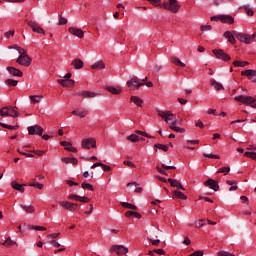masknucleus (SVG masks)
I'll return each instance as SVG.
<instances>
[{
    "label": "nucleus",
    "instance_id": "nucleus-1",
    "mask_svg": "<svg viewBox=\"0 0 256 256\" xmlns=\"http://www.w3.org/2000/svg\"><path fill=\"white\" fill-rule=\"evenodd\" d=\"M158 115L159 117L164 119L166 123H168L172 131H175V133H185V128L177 126V124L179 123L177 121V116H175V114H173L171 111H159Z\"/></svg>",
    "mask_w": 256,
    "mask_h": 256
},
{
    "label": "nucleus",
    "instance_id": "nucleus-2",
    "mask_svg": "<svg viewBox=\"0 0 256 256\" xmlns=\"http://www.w3.org/2000/svg\"><path fill=\"white\" fill-rule=\"evenodd\" d=\"M161 7L162 9H166V11H170V13H179L181 3H179V0H168V2L162 3Z\"/></svg>",
    "mask_w": 256,
    "mask_h": 256
},
{
    "label": "nucleus",
    "instance_id": "nucleus-3",
    "mask_svg": "<svg viewBox=\"0 0 256 256\" xmlns=\"http://www.w3.org/2000/svg\"><path fill=\"white\" fill-rule=\"evenodd\" d=\"M235 101L238 103H242V105H247L252 107V109H256V99L252 96L238 95L234 97Z\"/></svg>",
    "mask_w": 256,
    "mask_h": 256
},
{
    "label": "nucleus",
    "instance_id": "nucleus-4",
    "mask_svg": "<svg viewBox=\"0 0 256 256\" xmlns=\"http://www.w3.org/2000/svg\"><path fill=\"white\" fill-rule=\"evenodd\" d=\"M17 107H13V106H6L3 107L0 110V115L1 117H13L14 119L19 117V112H17Z\"/></svg>",
    "mask_w": 256,
    "mask_h": 256
},
{
    "label": "nucleus",
    "instance_id": "nucleus-5",
    "mask_svg": "<svg viewBox=\"0 0 256 256\" xmlns=\"http://www.w3.org/2000/svg\"><path fill=\"white\" fill-rule=\"evenodd\" d=\"M33 59H31V57H29V55L26 54H22L20 55L17 60L16 63H18V65H21L22 67H31V63H32Z\"/></svg>",
    "mask_w": 256,
    "mask_h": 256
},
{
    "label": "nucleus",
    "instance_id": "nucleus-6",
    "mask_svg": "<svg viewBox=\"0 0 256 256\" xmlns=\"http://www.w3.org/2000/svg\"><path fill=\"white\" fill-rule=\"evenodd\" d=\"M82 149H95L97 141L94 138H83L81 142Z\"/></svg>",
    "mask_w": 256,
    "mask_h": 256
},
{
    "label": "nucleus",
    "instance_id": "nucleus-7",
    "mask_svg": "<svg viewBox=\"0 0 256 256\" xmlns=\"http://www.w3.org/2000/svg\"><path fill=\"white\" fill-rule=\"evenodd\" d=\"M212 52L214 53L216 58L221 59V61H231V56L229 54L225 53V51H223V49H214V50H212Z\"/></svg>",
    "mask_w": 256,
    "mask_h": 256
},
{
    "label": "nucleus",
    "instance_id": "nucleus-8",
    "mask_svg": "<svg viewBox=\"0 0 256 256\" xmlns=\"http://www.w3.org/2000/svg\"><path fill=\"white\" fill-rule=\"evenodd\" d=\"M26 22H27V25L32 28V31L34 33H38L39 35H45V30L43 29V27L37 25V23H35V21L26 20Z\"/></svg>",
    "mask_w": 256,
    "mask_h": 256
},
{
    "label": "nucleus",
    "instance_id": "nucleus-9",
    "mask_svg": "<svg viewBox=\"0 0 256 256\" xmlns=\"http://www.w3.org/2000/svg\"><path fill=\"white\" fill-rule=\"evenodd\" d=\"M111 251L116 253V255H127V253H129V248L123 245H114L112 246Z\"/></svg>",
    "mask_w": 256,
    "mask_h": 256
},
{
    "label": "nucleus",
    "instance_id": "nucleus-10",
    "mask_svg": "<svg viewBox=\"0 0 256 256\" xmlns=\"http://www.w3.org/2000/svg\"><path fill=\"white\" fill-rule=\"evenodd\" d=\"M29 135H39V137H43V127L40 125H33L28 127Z\"/></svg>",
    "mask_w": 256,
    "mask_h": 256
},
{
    "label": "nucleus",
    "instance_id": "nucleus-11",
    "mask_svg": "<svg viewBox=\"0 0 256 256\" xmlns=\"http://www.w3.org/2000/svg\"><path fill=\"white\" fill-rule=\"evenodd\" d=\"M235 36L240 43H245V45L251 44V35L247 33H236Z\"/></svg>",
    "mask_w": 256,
    "mask_h": 256
},
{
    "label": "nucleus",
    "instance_id": "nucleus-12",
    "mask_svg": "<svg viewBox=\"0 0 256 256\" xmlns=\"http://www.w3.org/2000/svg\"><path fill=\"white\" fill-rule=\"evenodd\" d=\"M61 207L66 209V211H77L78 204L77 203H72L69 201H59L58 202Z\"/></svg>",
    "mask_w": 256,
    "mask_h": 256
},
{
    "label": "nucleus",
    "instance_id": "nucleus-13",
    "mask_svg": "<svg viewBox=\"0 0 256 256\" xmlns=\"http://www.w3.org/2000/svg\"><path fill=\"white\" fill-rule=\"evenodd\" d=\"M241 75L244 77H247L249 81H251L252 83H256V70H253V69L243 70L241 72Z\"/></svg>",
    "mask_w": 256,
    "mask_h": 256
},
{
    "label": "nucleus",
    "instance_id": "nucleus-14",
    "mask_svg": "<svg viewBox=\"0 0 256 256\" xmlns=\"http://www.w3.org/2000/svg\"><path fill=\"white\" fill-rule=\"evenodd\" d=\"M127 86L130 87V89L137 90L139 87L145 86V82H138L137 78H131L127 81Z\"/></svg>",
    "mask_w": 256,
    "mask_h": 256
},
{
    "label": "nucleus",
    "instance_id": "nucleus-15",
    "mask_svg": "<svg viewBox=\"0 0 256 256\" xmlns=\"http://www.w3.org/2000/svg\"><path fill=\"white\" fill-rule=\"evenodd\" d=\"M68 32L74 37H78V39H83L85 37V32L81 30V28L69 27Z\"/></svg>",
    "mask_w": 256,
    "mask_h": 256
},
{
    "label": "nucleus",
    "instance_id": "nucleus-16",
    "mask_svg": "<svg viewBox=\"0 0 256 256\" xmlns=\"http://www.w3.org/2000/svg\"><path fill=\"white\" fill-rule=\"evenodd\" d=\"M77 97H83L84 99H93L97 97V93L83 90L75 94Z\"/></svg>",
    "mask_w": 256,
    "mask_h": 256
},
{
    "label": "nucleus",
    "instance_id": "nucleus-17",
    "mask_svg": "<svg viewBox=\"0 0 256 256\" xmlns=\"http://www.w3.org/2000/svg\"><path fill=\"white\" fill-rule=\"evenodd\" d=\"M6 71H8V73L10 75H12V77H23V71L13 67V66H8L6 68Z\"/></svg>",
    "mask_w": 256,
    "mask_h": 256
},
{
    "label": "nucleus",
    "instance_id": "nucleus-18",
    "mask_svg": "<svg viewBox=\"0 0 256 256\" xmlns=\"http://www.w3.org/2000/svg\"><path fill=\"white\" fill-rule=\"evenodd\" d=\"M205 187H210V189H213V191H219V182H217L214 179H208L206 182H204Z\"/></svg>",
    "mask_w": 256,
    "mask_h": 256
},
{
    "label": "nucleus",
    "instance_id": "nucleus-19",
    "mask_svg": "<svg viewBox=\"0 0 256 256\" xmlns=\"http://www.w3.org/2000/svg\"><path fill=\"white\" fill-rule=\"evenodd\" d=\"M57 82L62 87H75V81L71 79H58Z\"/></svg>",
    "mask_w": 256,
    "mask_h": 256
},
{
    "label": "nucleus",
    "instance_id": "nucleus-20",
    "mask_svg": "<svg viewBox=\"0 0 256 256\" xmlns=\"http://www.w3.org/2000/svg\"><path fill=\"white\" fill-rule=\"evenodd\" d=\"M221 23H226V25H233L235 23V18L231 15H220Z\"/></svg>",
    "mask_w": 256,
    "mask_h": 256
},
{
    "label": "nucleus",
    "instance_id": "nucleus-21",
    "mask_svg": "<svg viewBox=\"0 0 256 256\" xmlns=\"http://www.w3.org/2000/svg\"><path fill=\"white\" fill-rule=\"evenodd\" d=\"M236 34L237 33L233 34V32H231V31H226L224 33V37H225V39H228V42L231 43V45H235V43H237V40L235 39Z\"/></svg>",
    "mask_w": 256,
    "mask_h": 256
},
{
    "label": "nucleus",
    "instance_id": "nucleus-22",
    "mask_svg": "<svg viewBox=\"0 0 256 256\" xmlns=\"http://www.w3.org/2000/svg\"><path fill=\"white\" fill-rule=\"evenodd\" d=\"M60 145H62V147H65V150L69 151L70 153H77V148L73 147L71 142L62 141L60 142Z\"/></svg>",
    "mask_w": 256,
    "mask_h": 256
},
{
    "label": "nucleus",
    "instance_id": "nucleus-23",
    "mask_svg": "<svg viewBox=\"0 0 256 256\" xmlns=\"http://www.w3.org/2000/svg\"><path fill=\"white\" fill-rule=\"evenodd\" d=\"M168 183H170L171 187H176L177 189H181L182 191H185V187H183V184H181L179 180L169 178Z\"/></svg>",
    "mask_w": 256,
    "mask_h": 256
},
{
    "label": "nucleus",
    "instance_id": "nucleus-24",
    "mask_svg": "<svg viewBox=\"0 0 256 256\" xmlns=\"http://www.w3.org/2000/svg\"><path fill=\"white\" fill-rule=\"evenodd\" d=\"M71 65L72 67H74V69H83L84 67V63H83V60L79 59V58H76L74 59L72 62H71Z\"/></svg>",
    "mask_w": 256,
    "mask_h": 256
},
{
    "label": "nucleus",
    "instance_id": "nucleus-25",
    "mask_svg": "<svg viewBox=\"0 0 256 256\" xmlns=\"http://www.w3.org/2000/svg\"><path fill=\"white\" fill-rule=\"evenodd\" d=\"M11 187H12V189H15V191H19L20 193H25V188H24L25 185H23V184H19L15 181H12Z\"/></svg>",
    "mask_w": 256,
    "mask_h": 256
},
{
    "label": "nucleus",
    "instance_id": "nucleus-26",
    "mask_svg": "<svg viewBox=\"0 0 256 256\" xmlns=\"http://www.w3.org/2000/svg\"><path fill=\"white\" fill-rule=\"evenodd\" d=\"M61 162L66 163V165H77L79 163V160H77V158L63 157L61 158Z\"/></svg>",
    "mask_w": 256,
    "mask_h": 256
},
{
    "label": "nucleus",
    "instance_id": "nucleus-27",
    "mask_svg": "<svg viewBox=\"0 0 256 256\" xmlns=\"http://www.w3.org/2000/svg\"><path fill=\"white\" fill-rule=\"evenodd\" d=\"M210 85L216 90V91H223L225 87H223V84L221 82H217L216 80H210Z\"/></svg>",
    "mask_w": 256,
    "mask_h": 256
},
{
    "label": "nucleus",
    "instance_id": "nucleus-28",
    "mask_svg": "<svg viewBox=\"0 0 256 256\" xmlns=\"http://www.w3.org/2000/svg\"><path fill=\"white\" fill-rule=\"evenodd\" d=\"M106 91H108L109 93H111L112 95H121V88H115L113 86H108L105 88Z\"/></svg>",
    "mask_w": 256,
    "mask_h": 256
},
{
    "label": "nucleus",
    "instance_id": "nucleus-29",
    "mask_svg": "<svg viewBox=\"0 0 256 256\" xmlns=\"http://www.w3.org/2000/svg\"><path fill=\"white\" fill-rule=\"evenodd\" d=\"M88 113L89 112L87 110H74V111H72V115H77V117H80L81 119H85V117H87Z\"/></svg>",
    "mask_w": 256,
    "mask_h": 256
},
{
    "label": "nucleus",
    "instance_id": "nucleus-30",
    "mask_svg": "<svg viewBox=\"0 0 256 256\" xmlns=\"http://www.w3.org/2000/svg\"><path fill=\"white\" fill-rule=\"evenodd\" d=\"M171 63H173L174 65H176L178 67H186V64L183 63L181 61V59H179V57H177V56H172L171 57Z\"/></svg>",
    "mask_w": 256,
    "mask_h": 256
},
{
    "label": "nucleus",
    "instance_id": "nucleus-31",
    "mask_svg": "<svg viewBox=\"0 0 256 256\" xmlns=\"http://www.w3.org/2000/svg\"><path fill=\"white\" fill-rule=\"evenodd\" d=\"M173 195L176 199H182V201H187V195L179 190H174Z\"/></svg>",
    "mask_w": 256,
    "mask_h": 256
},
{
    "label": "nucleus",
    "instance_id": "nucleus-32",
    "mask_svg": "<svg viewBox=\"0 0 256 256\" xmlns=\"http://www.w3.org/2000/svg\"><path fill=\"white\" fill-rule=\"evenodd\" d=\"M130 101H132V103H134V105H137V107H142V105H143V99H141L138 96H131Z\"/></svg>",
    "mask_w": 256,
    "mask_h": 256
},
{
    "label": "nucleus",
    "instance_id": "nucleus-33",
    "mask_svg": "<svg viewBox=\"0 0 256 256\" xmlns=\"http://www.w3.org/2000/svg\"><path fill=\"white\" fill-rule=\"evenodd\" d=\"M91 69H105V62H103V60H99L91 65Z\"/></svg>",
    "mask_w": 256,
    "mask_h": 256
},
{
    "label": "nucleus",
    "instance_id": "nucleus-34",
    "mask_svg": "<svg viewBox=\"0 0 256 256\" xmlns=\"http://www.w3.org/2000/svg\"><path fill=\"white\" fill-rule=\"evenodd\" d=\"M43 101V95H31L30 102L35 105V103H41Z\"/></svg>",
    "mask_w": 256,
    "mask_h": 256
},
{
    "label": "nucleus",
    "instance_id": "nucleus-35",
    "mask_svg": "<svg viewBox=\"0 0 256 256\" xmlns=\"http://www.w3.org/2000/svg\"><path fill=\"white\" fill-rule=\"evenodd\" d=\"M125 217H134L135 219H141V213L135 211L125 212Z\"/></svg>",
    "mask_w": 256,
    "mask_h": 256
},
{
    "label": "nucleus",
    "instance_id": "nucleus-36",
    "mask_svg": "<svg viewBox=\"0 0 256 256\" xmlns=\"http://www.w3.org/2000/svg\"><path fill=\"white\" fill-rule=\"evenodd\" d=\"M145 139L139 138L137 134H131L127 137V141H131V143H137V141H144Z\"/></svg>",
    "mask_w": 256,
    "mask_h": 256
},
{
    "label": "nucleus",
    "instance_id": "nucleus-37",
    "mask_svg": "<svg viewBox=\"0 0 256 256\" xmlns=\"http://www.w3.org/2000/svg\"><path fill=\"white\" fill-rule=\"evenodd\" d=\"M20 207L22 209H24L26 213H35V206H33V205L22 204V205H20Z\"/></svg>",
    "mask_w": 256,
    "mask_h": 256
},
{
    "label": "nucleus",
    "instance_id": "nucleus-38",
    "mask_svg": "<svg viewBox=\"0 0 256 256\" xmlns=\"http://www.w3.org/2000/svg\"><path fill=\"white\" fill-rule=\"evenodd\" d=\"M0 127H3L4 129H10L11 131H15V130L19 129V124H16L13 126V125H8V124L0 122Z\"/></svg>",
    "mask_w": 256,
    "mask_h": 256
},
{
    "label": "nucleus",
    "instance_id": "nucleus-39",
    "mask_svg": "<svg viewBox=\"0 0 256 256\" xmlns=\"http://www.w3.org/2000/svg\"><path fill=\"white\" fill-rule=\"evenodd\" d=\"M121 205L125 209H131L132 211H137V206H135L134 204H131L129 202H121Z\"/></svg>",
    "mask_w": 256,
    "mask_h": 256
},
{
    "label": "nucleus",
    "instance_id": "nucleus-40",
    "mask_svg": "<svg viewBox=\"0 0 256 256\" xmlns=\"http://www.w3.org/2000/svg\"><path fill=\"white\" fill-rule=\"evenodd\" d=\"M1 245H4L6 247H13V245H17L16 241H13L10 237H8Z\"/></svg>",
    "mask_w": 256,
    "mask_h": 256
},
{
    "label": "nucleus",
    "instance_id": "nucleus-41",
    "mask_svg": "<svg viewBox=\"0 0 256 256\" xmlns=\"http://www.w3.org/2000/svg\"><path fill=\"white\" fill-rule=\"evenodd\" d=\"M227 185H230L231 187L229 188V191H237V189H239V187L237 186V182L232 181V180H228L226 181Z\"/></svg>",
    "mask_w": 256,
    "mask_h": 256
},
{
    "label": "nucleus",
    "instance_id": "nucleus-42",
    "mask_svg": "<svg viewBox=\"0 0 256 256\" xmlns=\"http://www.w3.org/2000/svg\"><path fill=\"white\" fill-rule=\"evenodd\" d=\"M233 65L234 67H247V65H249V62L236 60L233 62Z\"/></svg>",
    "mask_w": 256,
    "mask_h": 256
},
{
    "label": "nucleus",
    "instance_id": "nucleus-43",
    "mask_svg": "<svg viewBox=\"0 0 256 256\" xmlns=\"http://www.w3.org/2000/svg\"><path fill=\"white\" fill-rule=\"evenodd\" d=\"M5 83L8 85V87H17V85H19V81L14 79H7Z\"/></svg>",
    "mask_w": 256,
    "mask_h": 256
},
{
    "label": "nucleus",
    "instance_id": "nucleus-44",
    "mask_svg": "<svg viewBox=\"0 0 256 256\" xmlns=\"http://www.w3.org/2000/svg\"><path fill=\"white\" fill-rule=\"evenodd\" d=\"M154 147L156 149H160V151H164V152H167L169 151V146L165 145V144H155Z\"/></svg>",
    "mask_w": 256,
    "mask_h": 256
},
{
    "label": "nucleus",
    "instance_id": "nucleus-45",
    "mask_svg": "<svg viewBox=\"0 0 256 256\" xmlns=\"http://www.w3.org/2000/svg\"><path fill=\"white\" fill-rule=\"evenodd\" d=\"M10 49H16L20 55H25L27 53V50L23 49L22 47L15 45L11 46Z\"/></svg>",
    "mask_w": 256,
    "mask_h": 256
},
{
    "label": "nucleus",
    "instance_id": "nucleus-46",
    "mask_svg": "<svg viewBox=\"0 0 256 256\" xmlns=\"http://www.w3.org/2000/svg\"><path fill=\"white\" fill-rule=\"evenodd\" d=\"M81 187L82 189H88V191H95V188L90 183L87 182H83L81 184Z\"/></svg>",
    "mask_w": 256,
    "mask_h": 256
},
{
    "label": "nucleus",
    "instance_id": "nucleus-47",
    "mask_svg": "<svg viewBox=\"0 0 256 256\" xmlns=\"http://www.w3.org/2000/svg\"><path fill=\"white\" fill-rule=\"evenodd\" d=\"M30 153H34V155H37V157H43V155L47 153V150H32Z\"/></svg>",
    "mask_w": 256,
    "mask_h": 256
},
{
    "label": "nucleus",
    "instance_id": "nucleus-48",
    "mask_svg": "<svg viewBox=\"0 0 256 256\" xmlns=\"http://www.w3.org/2000/svg\"><path fill=\"white\" fill-rule=\"evenodd\" d=\"M137 135H142V137H147V139H153V136L149 135L147 132L141 130H136Z\"/></svg>",
    "mask_w": 256,
    "mask_h": 256
},
{
    "label": "nucleus",
    "instance_id": "nucleus-49",
    "mask_svg": "<svg viewBox=\"0 0 256 256\" xmlns=\"http://www.w3.org/2000/svg\"><path fill=\"white\" fill-rule=\"evenodd\" d=\"M203 157H207L208 159H221V156H219L217 154H207V153H204Z\"/></svg>",
    "mask_w": 256,
    "mask_h": 256
},
{
    "label": "nucleus",
    "instance_id": "nucleus-50",
    "mask_svg": "<svg viewBox=\"0 0 256 256\" xmlns=\"http://www.w3.org/2000/svg\"><path fill=\"white\" fill-rule=\"evenodd\" d=\"M229 171H231L230 167H222L217 171V173H224V175H227Z\"/></svg>",
    "mask_w": 256,
    "mask_h": 256
},
{
    "label": "nucleus",
    "instance_id": "nucleus-51",
    "mask_svg": "<svg viewBox=\"0 0 256 256\" xmlns=\"http://www.w3.org/2000/svg\"><path fill=\"white\" fill-rule=\"evenodd\" d=\"M148 241H149L152 245H154V247H158V245L161 243V240H159V239L154 240L153 238H148Z\"/></svg>",
    "mask_w": 256,
    "mask_h": 256
},
{
    "label": "nucleus",
    "instance_id": "nucleus-52",
    "mask_svg": "<svg viewBox=\"0 0 256 256\" xmlns=\"http://www.w3.org/2000/svg\"><path fill=\"white\" fill-rule=\"evenodd\" d=\"M78 201L80 203H89V201H91V200L87 196H79Z\"/></svg>",
    "mask_w": 256,
    "mask_h": 256
},
{
    "label": "nucleus",
    "instance_id": "nucleus-53",
    "mask_svg": "<svg viewBox=\"0 0 256 256\" xmlns=\"http://www.w3.org/2000/svg\"><path fill=\"white\" fill-rule=\"evenodd\" d=\"M245 157H248L249 159H256V152H245Z\"/></svg>",
    "mask_w": 256,
    "mask_h": 256
},
{
    "label": "nucleus",
    "instance_id": "nucleus-54",
    "mask_svg": "<svg viewBox=\"0 0 256 256\" xmlns=\"http://www.w3.org/2000/svg\"><path fill=\"white\" fill-rule=\"evenodd\" d=\"M30 229H34V231H47L45 226H31Z\"/></svg>",
    "mask_w": 256,
    "mask_h": 256
},
{
    "label": "nucleus",
    "instance_id": "nucleus-55",
    "mask_svg": "<svg viewBox=\"0 0 256 256\" xmlns=\"http://www.w3.org/2000/svg\"><path fill=\"white\" fill-rule=\"evenodd\" d=\"M149 3H151V5H153L154 7H159L161 6V0H147Z\"/></svg>",
    "mask_w": 256,
    "mask_h": 256
},
{
    "label": "nucleus",
    "instance_id": "nucleus-56",
    "mask_svg": "<svg viewBox=\"0 0 256 256\" xmlns=\"http://www.w3.org/2000/svg\"><path fill=\"white\" fill-rule=\"evenodd\" d=\"M124 165H127V167H131L132 169H135V163L129 161V160H125L124 162Z\"/></svg>",
    "mask_w": 256,
    "mask_h": 256
},
{
    "label": "nucleus",
    "instance_id": "nucleus-57",
    "mask_svg": "<svg viewBox=\"0 0 256 256\" xmlns=\"http://www.w3.org/2000/svg\"><path fill=\"white\" fill-rule=\"evenodd\" d=\"M211 29H213V27L211 25H202L201 26V31H203V32L211 31Z\"/></svg>",
    "mask_w": 256,
    "mask_h": 256
},
{
    "label": "nucleus",
    "instance_id": "nucleus-58",
    "mask_svg": "<svg viewBox=\"0 0 256 256\" xmlns=\"http://www.w3.org/2000/svg\"><path fill=\"white\" fill-rule=\"evenodd\" d=\"M79 195H77V194H70L69 196H68V199H70V200H73V201H79Z\"/></svg>",
    "mask_w": 256,
    "mask_h": 256
},
{
    "label": "nucleus",
    "instance_id": "nucleus-59",
    "mask_svg": "<svg viewBox=\"0 0 256 256\" xmlns=\"http://www.w3.org/2000/svg\"><path fill=\"white\" fill-rule=\"evenodd\" d=\"M245 11H246L247 15H249L250 17H253V15H255V12L253 11V9H251L249 7H245Z\"/></svg>",
    "mask_w": 256,
    "mask_h": 256
},
{
    "label": "nucleus",
    "instance_id": "nucleus-60",
    "mask_svg": "<svg viewBox=\"0 0 256 256\" xmlns=\"http://www.w3.org/2000/svg\"><path fill=\"white\" fill-rule=\"evenodd\" d=\"M204 252L203 250H197L195 252H193L192 254H190L189 256H203Z\"/></svg>",
    "mask_w": 256,
    "mask_h": 256
},
{
    "label": "nucleus",
    "instance_id": "nucleus-61",
    "mask_svg": "<svg viewBox=\"0 0 256 256\" xmlns=\"http://www.w3.org/2000/svg\"><path fill=\"white\" fill-rule=\"evenodd\" d=\"M100 167H102V170L107 172L111 171V166L101 163Z\"/></svg>",
    "mask_w": 256,
    "mask_h": 256
},
{
    "label": "nucleus",
    "instance_id": "nucleus-62",
    "mask_svg": "<svg viewBox=\"0 0 256 256\" xmlns=\"http://www.w3.org/2000/svg\"><path fill=\"white\" fill-rule=\"evenodd\" d=\"M58 25H67V18L61 16Z\"/></svg>",
    "mask_w": 256,
    "mask_h": 256
},
{
    "label": "nucleus",
    "instance_id": "nucleus-63",
    "mask_svg": "<svg viewBox=\"0 0 256 256\" xmlns=\"http://www.w3.org/2000/svg\"><path fill=\"white\" fill-rule=\"evenodd\" d=\"M29 185H30V187H36L37 189H43V184H41V183H32Z\"/></svg>",
    "mask_w": 256,
    "mask_h": 256
},
{
    "label": "nucleus",
    "instance_id": "nucleus-64",
    "mask_svg": "<svg viewBox=\"0 0 256 256\" xmlns=\"http://www.w3.org/2000/svg\"><path fill=\"white\" fill-rule=\"evenodd\" d=\"M50 245L54 246L55 248H57V247H60V246H61V244H60L59 242H57L56 240H52V241H50Z\"/></svg>",
    "mask_w": 256,
    "mask_h": 256
}]
</instances>
